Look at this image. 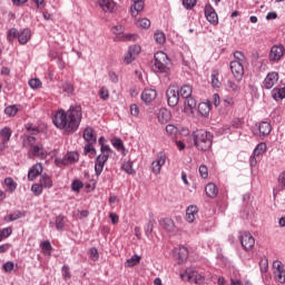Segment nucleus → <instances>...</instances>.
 <instances>
[{
  "label": "nucleus",
  "instance_id": "59",
  "mask_svg": "<svg viewBox=\"0 0 285 285\" xmlns=\"http://www.w3.org/2000/svg\"><path fill=\"white\" fill-rule=\"evenodd\" d=\"M63 92H67V95H72L75 92V88L70 85V82H65L62 85Z\"/></svg>",
  "mask_w": 285,
  "mask_h": 285
},
{
  "label": "nucleus",
  "instance_id": "34",
  "mask_svg": "<svg viewBox=\"0 0 285 285\" xmlns=\"http://www.w3.org/2000/svg\"><path fill=\"white\" fill-rule=\"evenodd\" d=\"M4 186H7L8 193H14L17 190V181L12 177H7L4 179Z\"/></svg>",
  "mask_w": 285,
  "mask_h": 285
},
{
  "label": "nucleus",
  "instance_id": "16",
  "mask_svg": "<svg viewBox=\"0 0 285 285\" xmlns=\"http://www.w3.org/2000/svg\"><path fill=\"white\" fill-rule=\"evenodd\" d=\"M41 173H43V165L37 163L31 167V169L28 173L29 181H35V179H37V177H39Z\"/></svg>",
  "mask_w": 285,
  "mask_h": 285
},
{
  "label": "nucleus",
  "instance_id": "14",
  "mask_svg": "<svg viewBox=\"0 0 285 285\" xmlns=\"http://www.w3.org/2000/svg\"><path fill=\"white\" fill-rule=\"evenodd\" d=\"M29 157H39L40 159H46V157H48V151L43 149V145L37 144L30 148Z\"/></svg>",
  "mask_w": 285,
  "mask_h": 285
},
{
  "label": "nucleus",
  "instance_id": "21",
  "mask_svg": "<svg viewBox=\"0 0 285 285\" xmlns=\"http://www.w3.org/2000/svg\"><path fill=\"white\" fill-rule=\"evenodd\" d=\"M144 0H134V3L130 8L131 17H137L145 8Z\"/></svg>",
  "mask_w": 285,
  "mask_h": 285
},
{
  "label": "nucleus",
  "instance_id": "29",
  "mask_svg": "<svg viewBox=\"0 0 285 285\" xmlns=\"http://www.w3.org/2000/svg\"><path fill=\"white\" fill-rule=\"evenodd\" d=\"M160 225L163 226L164 229L167 230V233H175V222L170 218H164L160 222Z\"/></svg>",
  "mask_w": 285,
  "mask_h": 285
},
{
  "label": "nucleus",
  "instance_id": "33",
  "mask_svg": "<svg viewBox=\"0 0 285 285\" xmlns=\"http://www.w3.org/2000/svg\"><path fill=\"white\" fill-rule=\"evenodd\" d=\"M0 136L3 141V144H8L10 141V137H12V129L9 127H4L0 130Z\"/></svg>",
  "mask_w": 285,
  "mask_h": 285
},
{
  "label": "nucleus",
  "instance_id": "51",
  "mask_svg": "<svg viewBox=\"0 0 285 285\" xmlns=\"http://www.w3.org/2000/svg\"><path fill=\"white\" fill-rule=\"evenodd\" d=\"M81 188H83V183H81V180L76 179L72 181L71 190H73V193H79Z\"/></svg>",
  "mask_w": 285,
  "mask_h": 285
},
{
  "label": "nucleus",
  "instance_id": "63",
  "mask_svg": "<svg viewBox=\"0 0 285 285\" xmlns=\"http://www.w3.org/2000/svg\"><path fill=\"white\" fill-rule=\"evenodd\" d=\"M166 132L168 135H177V127H175V125H167Z\"/></svg>",
  "mask_w": 285,
  "mask_h": 285
},
{
  "label": "nucleus",
  "instance_id": "49",
  "mask_svg": "<svg viewBox=\"0 0 285 285\" xmlns=\"http://www.w3.org/2000/svg\"><path fill=\"white\" fill-rule=\"evenodd\" d=\"M99 97L102 99V101H108V99H110V91H108V88L102 87L99 90Z\"/></svg>",
  "mask_w": 285,
  "mask_h": 285
},
{
  "label": "nucleus",
  "instance_id": "23",
  "mask_svg": "<svg viewBox=\"0 0 285 285\" xmlns=\"http://www.w3.org/2000/svg\"><path fill=\"white\" fill-rule=\"evenodd\" d=\"M32 37V33L30 32V29H23L20 33H18V41L21 43V46H26L30 41V38Z\"/></svg>",
  "mask_w": 285,
  "mask_h": 285
},
{
  "label": "nucleus",
  "instance_id": "56",
  "mask_svg": "<svg viewBox=\"0 0 285 285\" xmlns=\"http://www.w3.org/2000/svg\"><path fill=\"white\" fill-rule=\"evenodd\" d=\"M185 99V106H187L188 108H197V101L195 100V98H193V96Z\"/></svg>",
  "mask_w": 285,
  "mask_h": 285
},
{
  "label": "nucleus",
  "instance_id": "47",
  "mask_svg": "<svg viewBox=\"0 0 285 285\" xmlns=\"http://www.w3.org/2000/svg\"><path fill=\"white\" fill-rule=\"evenodd\" d=\"M111 146H114V148H117L118 150H126V147H124V141H121V138H112Z\"/></svg>",
  "mask_w": 285,
  "mask_h": 285
},
{
  "label": "nucleus",
  "instance_id": "48",
  "mask_svg": "<svg viewBox=\"0 0 285 285\" xmlns=\"http://www.w3.org/2000/svg\"><path fill=\"white\" fill-rule=\"evenodd\" d=\"M234 59L233 61H236V63H246V56L242 51L234 52Z\"/></svg>",
  "mask_w": 285,
  "mask_h": 285
},
{
  "label": "nucleus",
  "instance_id": "6",
  "mask_svg": "<svg viewBox=\"0 0 285 285\" xmlns=\"http://www.w3.org/2000/svg\"><path fill=\"white\" fill-rule=\"evenodd\" d=\"M167 104L170 108H175L179 104V87L170 85L166 90Z\"/></svg>",
  "mask_w": 285,
  "mask_h": 285
},
{
  "label": "nucleus",
  "instance_id": "55",
  "mask_svg": "<svg viewBox=\"0 0 285 285\" xmlns=\"http://www.w3.org/2000/svg\"><path fill=\"white\" fill-rule=\"evenodd\" d=\"M183 6L186 10H193L194 6H197V0H183Z\"/></svg>",
  "mask_w": 285,
  "mask_h": 285
},
{
  "label": "nucleus",
  "instance_id": "45",
  "mask_svg": "<svg viewBox=\"0 0 285 285\" xmlns=\"http://www.w3.org/2000/svg\"><path fill=\"white\" fill-rule=\"evenodd\" d=\"M28 83L32 90H39V88H41V86H43L39 78H32L29 80Z\"/></svg>",
  "mask_w": 285,
  "mask_h": 285
},
{
  "label": "nucleus",
  "instance_id": "62",
  "mask_svg": "<svg viewBox=\"0 0 285 285\" xmlns=\"http://www.w3.org/2000/svg\"><path fill=\"white\" fill-rule=\"evenodd\" d=\"M62 277L63 279H70V267L68 265L62 266Z\"/></svg>",
  "mask_w": 285,
  "mask_h": 285
},
{
  "label": "nucleus",
  "instance_id": "46",
  "mask_svg": "<svg viewBox=\"0 0 285 285\" xmlns=\"http://www.w3.org/2000/svg\"><path fill=\"white\" fill-rule=\"evenodd\" d=\"M122 170L127 173V175H135V169L132 168V161H125L121 166Z\"/></svg>",
  "mask_w": 285,
  "mask_h": 285
},
{
  "label": "nucleus",
  "instance_id": "11",
  "mask_svg": "<svg viewBox=\"0 0 285 285\" xmlns=\"http://www.w3.org/2000/svg\"><path fill=\"white\" fill-rule=\"evenodd\" d=\"M139 52H141L140 46L138 45L130 46L128 51L125 53V58H124L125 63H132V61H135Z\"/></svg>",
  "mask_w": 285,
  "mask_h": 285
},
{
  "label": "nucleus",
  "instance_id": "36",
  "mask_svg": "<svg viewBox=\"0 0 285 285\" xmlns=\"http://www.w3.org/2000/svg\"><path fill=\"white\" fill-rule=\"evenodd\" d=\"M40 248L43 253V255H47L50 257L52 255V245L49 243V240H45L40 244Z\"/></svg>",
  "mask_w": 285,
  "mask_h": 285
},
{
  "label": "nucleus",
  "instance_id": "24",
  "mask_svg": "<svg viewBox=\"0 0 285 285\" xmlns=\"http://www.w3.org/2000/svg\"><path fill=\"white\" fill-rule=\"evenodd\" d=\"M157 117L159 124H168V121H170V111L166 108H161L159 109Z\"/></svg>",
  "mask_w": 285,
  "mask_h": 285
},
{
  "label": "nucleus",
  "instance_id": "7",
  "mask_svg": "<svg viewBox=\"0 0 285 285\" xmlns=\"http://www.w3.org/2000/svg\"><path fill=\"white\" fill-rule=\"evenodd\" d=\"M273 268L275 282H277V284H285V269L282 261H275L273 263Z\"/></svg>",
  "mask_w": 285,
  "mask_h": 285
},
{
  "label": "nucleus",
  "instance_id": "53",
  "mask_svg": "<svg viewBox=\"0 0 285 285\" xmlns=\"http://www.w3.org/2000/svg\"><path fill=\"white\" fill-rule=\"evenodd\" d=\"M279 190H285V171H282L277 178Z\"/></svg>",
  "mask_w": 285,
  "mask_h": 285
},
{
  "label": "nucleus",
  "instance_id": "50",
  "mask_svg": "<svg viewBox=\"0 0 285 285\" xmlns=\"http://www.w3.org/2000/svg\"><path fill=\"white\" fill-rule=\"evenodd\" d=\"M136 26H138V28L148 29L150 28V21L147 18H141L137 20Z\"/></svg>",
  "mask_w": 285,
  "mask_h": 285
},
{
  "label": "nucleus",
  "instance_id": "5",
  "mask_svg": "<svg viewBox=\"0 0 285 285\" xmlns=\"http://www.w3.org/2000/svg\"><path fill=\"white\" fill-rule=\"evenodd\" d=\"M181 279H186L187 282H193L194 284L202 285L206 282V277L204 274L195 271V269H186L183 274H180Z\"/></svg>",
  "mask_w": 285,
  "mask_h": 285
},
{
  "label": "nucleus",
  "instance_id": "39",
  "mask_svg": "<svg viewBox=\"0 0 285 285\" xmlns=\"http://www.w3.org/2000/svg\"><path fill=\"white\" fill-rule=\"evenodd\" d=\"M266 142H259L256 147H255V149H254V151H253V155L255 156V157H259V155H264V153H266Z\"/></svg>",
  "mask_w": 285,
  "mask_h": 285
},
{
  "label": "nucleus",
  "instance_id": "22",
  "mask_svg": "<svg viewBox=\"0 0 285 285\" xmlns=\"http://www.w3.org/2000/svg\"><path fill=\"white\" fill-rule=\"evenodd\" d=\"M176 258L178 264H184V262L188 259V248L180 246L178 249H176Z\"/></svg>",
  "mask_w": 285,
  "mask_h": 285
},
{
  "label": "nucleus",
  "instance_id": "26",
  "mask_svg": "<svg viewBox=\"0 0 285 285\" xmlns=\"http://www.w3.org/2000/svg\"><path fill=\"white\" fill-rule=\"evenodd\" d=\"M210 83H212L213 88H215L216 90H219V88H222V80H219V71L218 70L212 71Z\"/></svg>",
  "mask_w": 285,
  "mask_h": 285
},
{
  "label": "nucleus",
  "instance_id": "60",
  "mask_svg": "<svg viewBox=\"0 0 285 285\" xmlns=\"http://www.w3.org/2000/svg\"><path fill=\"white\" fill-rule=\"evenodd\" d=\"M235 104V99H233V97H225L223 99V106H225V108H229L230 106H234Z\"/></svg>",
  "mask_w": 285,
  "mask_h": 285
},
{
  "label": "nucleus",
  "instance_id": "31",
  "mask_svg": "<svg viewBox=\"0 0 285 285\" xmlns=\"http://www.w3.org/2000/svg\"><path fill=\"white\" fill-rule=\"evenodd\" d=\"M22 146L24 148H35V146H37V138H35V136H24Z\"/></svg>",
  "mask_w": 285,
  "mask_h": 285
},
{
  "label": "nucleus",
  "instance_id": "32",
  "mask_svg": "<svg viewBox=\"0 0 285 285\" xmlns=\"http://www.w3.org/2000/svg\"><path fill=\"white\" fill-rule=\"evenodd\" d=\"M65 159L67 166H70V164H76V161H79V154H77V151L67 153Z\"/></svg>",
  "mask_w": 285,
  "mask_h": 285
},
{
  "label": "nucleus",
  "instance_id": "18",
  "mask_svg": "<svg viewBox=\"0 0 285 285\" xmlns=\"http://www.w3.org/2000/svg\"><path fill=\"white\" fill-rule=\"evenodd\" d=\"M230 70L236 78H242L244 76V62L232 61Z\"/></svg>",
  "mask_w": 285,
  "mask_h": 285
},
{
  "label": "nucleus",
  "instance_id": "30",
  "mask_svg": "<svg viewBox=\"0 0 285 285\" xmlns=\"http://www.w3.org/2000/svg\"><path fill=\"white\" fill-rule=\"evenodd\" d=\"M258 130H259L261 135L266 137V135H271V130H273V127L269 125L268 121H262L258 125Z\"/></svg>",
  "mask_w": 285,
  "mask_h": 285
},
{
  "label": "nucleus",
  "instance_id": "52",
  "mask_svg": "<svg viewBox=\"0 0 285 285\" xmlns=\"http://www.w3.org/2000/svg\"><path fill=\"white\" fill-rule=\"evenodd\" d=\"M31 193H33V195L39 197V195H41V193H43V187L40 185V183L35 184L31 186Z\"/></svg>",
  "mask_w": 285,
  "mask_h": 285
},
{
  "label": "nucleus",
  "instance_id": "58",
  "mask_svg": "<svg viewBox=\"0 0 285 285\" xmlns=\"http://www.w3.org/2000/svg\"><path fill=\"white\" fill-rule=\"evenodd\" d=\"M198 173L202 179H208V167H206L205 165H202L198 169Z\"/></svg>",
  "mask_w": 285,
  "mask_h": 285
},
{
  "label": "nucleus",
  "instance_id": "43",
  "mask_svg": "<svg viewBox=\"0 0 285 285\" xmlns=\"http://www.w3.org/2000/svg\"><path fill=\"white\" fill-rule=\"evenodd\" d=\"M226 88L229 92H239L240 90L239 85L233 80L227 81Z\"/></svg>",
  "mask_w": 285,
  "mask_h": 285
},
{
  "label": "nucleus",
  "instance_id": "4",
  "mask_svg": "<svg viewBox=\"0 0 285 285\" xmlns=\"http://www.w3.org/2000/svg\"><path fill=\"white\" fill-rule=\"evenodd\" d=\"M110 155H112V149L110 146H102L100 148V155L97 156L96 163H95V173L97 177L104 173V166H106V161H108Z\"/></svg>",
  "mask_w": 285,
  "mask_h": 285
},
{
  "label": "nucleus",
  "instance_id": "37",
  "mask_svg": "<svg viewBox=\"0 0 285 285\" xmlns=\"http://www.w3.org/2000/svg\"><path fill=\"white\" fill-rule=\"evenodd\" d=\"M21 217H26V214L21 213L20 210H17L6 216L4 222H17V219H21Z\"/></svg>",
  "mask_w": 285,
  "mask_h": 285
},
{
  "label": "nucleus",
  "instance_id": "8",
  "mask_svg": "<svg viewBox=\"0 0 285 285\" xmlns=\"http://www.w3.org/2000/svg\"><path fill=\"white\" fill-rule=\"evenodd\" d=\"M239 242L245 250H250L255 246V237L248 232L240 233Z\"/></svg>",
  "mask_w": 285,
  "mask_h": 285
},
{
  "label": "nucleus",
  "instance_id": "44",
  "mask_svg": "<svg viewBox=\"0 0 285 285\" xmlns=\"http://www.w3.org/2000/svg\"><path fill=\"white\" fill-rule=\"evenodd\" d=\"M66 226V217L63 215H59L56 217V228L57 230H63Z\"/></svg>",
  "mask_w": 285,
  "mask_h": 285
},
{
  "label": "nucleus",
  "instance_id": "10",
  "mask_svg": "<svg viewBox=\"0 0 285 285\" xmlns=\"http://www.w3.org/2000/svg\"><path fill=\"white\" fill-rule=\"evenodd\" d=\"M166 155L164 153H159L157 155L156 160L151 163V171L154 175H159L161 173V167L166 165Z\"/></svg>",
  "mask_w": 285,
  "mask_h": 285
},
{
  "label": "nucleus",
  "instance_id": "19",
  "mask_svg": "<svg viewBox=\"0 0 285 285\" xmlns=\"http://www.w3.org/2000/svg\"><path fill=\"white\" fill-rule=\"evenodd\" d=\"M98 6L102 12H114L117 4L114 0H98Z\"/></svg>",
  "mask_w": 285,
  "mask_h": 285
},
{
  "label": "nucleus",
  "instance_id": "28",
  "mask_svg": "<svg viewBox=\"0 0 285 285\" xmlns=\"http://www.w3.org/2000/svg\"><path fill=\"white\" fill-rule=\"evenodd\" d=\"M272 97L275 101H282V99H285V87L274 88L272 90Z\"/></svg>",
  "mask_w": 285,
  "mask_h": 285
},
{
  "label": "nucleus",
  "instance_id": "2",
  "mask_svg": "<svg viewBox=\"0 0 285 285\" xmlns=\"http://www.w3.org/2000/svg\"><path fill=\"white\" fill-rule=\"evenodd\" d=\"M193 139L194 146L202 153L210 150V147L213 146V134H210V131L204 129L197 130L193 134Z\"/></svg>",
  "mask_w": 285,
  "mask_h": 285
},
{
  "label": "nucleus",
  "instance_id": "35",
  "mask_svg": "<svg viewBox=\"0 0 285 285\" xmlns=\"http://www.w3.org/2000/svg\"><path fill=\"white\" fill-rule=\"evenodd\" d=\"M40 186H42V188H52V178L43 174L40 177Z\"/></svg>",
  "mask_w": 285,
  "mask_h": 285
},
{
  "label": "nucleus",
  "instance_id": "12",
  "mask_svg": "<svg viewBox=\"0 0 285 285\" xmlns=\"http://www.w3.org/2000/svg\"><path fill=\"white\" fill-rule=\"evenodd\" d=\"M205 17L213 26H217V23H219V17L217 16L215 8H213L210 4L205 6Z\"/></svg>",
  "mask_w": 285,
  "mask_h": 285
},
{
  "label": "nucleus",
  "instance_id": "25",
  "mask_svg": "<svg viewBox=\"0 0 285 285\" xmlns=\"http://www.w3.org/2000/svg\"><path fill=\"white\" fill-rule=\"evenodd\" d=\"M205 193L207 197L215 198L217 197L219 189L217 188V185H215L214 183H208L205 187Z\"/></svg>",
  "mask_w": 285,
  "mask_h": 285
},
{
  "label": "nucleus",
  "instance_id": "64",
  "mask_svg": "<svg viewBox=\"0 0 285 285\" xmlns=\"http://www.w3.org/2000/svg\"><path fill=\"white\" fill-rule=\"evenodd\" d=\"M130 114L132 117H139V107L137 105H131L130 106Z\"/></svg>",
  "mask_w": 285,
  "mask_h": 285
},
{
  "label": "nucleus",
  "instance_id": "13",
  "mask_svg": "<svg viewBox=\"0 0 285 285\" xmlns=\"http://www.w3.org/2000/svg\"><path fill=\"white\" fill-rule=\"evenodd\" d=\"M282 57H284V46L282 45L273 46L269 51V61H273L274 63H276V61H279Z\"/></svg>",
  "mask_w": 285,
  "mask_h": 285
},
{
  "label": "nucleus",
  "instance_id": "20",
  "mask_svg": "<svg viewBox=\"0 0 285 285\" xmlns=\"http://www.w3.org/2000/svg\"><path fill=\"white\" fill-rule=\"evenodd\" d=\"M199 213V208L196 205H189L186 209V219L188 224H193L195 222L197 214Z\"/></svg>",
  "mask_w": 285,
  "mask_h": 285
},
{
  "label": "nucleus",
  "instance_id": "40",
  "mask_svg": "<svg viewBox=\"0 0 285 285\" xmlns=\"http://www.w3.org/2000/svg\"><path fill=\"white\" fill-rule=\"evenodd\" d=\"M154 39L156 43H159V46H161L166 43V33H164V31H156L154 33Z\"/></svg>",
  "mask_w": 285,
  "mask_h": 285
},
{
  "label": "nucleus",
  "instance_id": "38",
  "mask_svg": "<svg viewBox=\"0 0 285 285\" xmlns=\"http://www.w3.org/2000/svg\"><path fill=\"white\" fill-rule=\"evenodd\" d=\"M19 112V107L17 105H9L4 108V115L7 117H14Z\"/></svg>",
  "mask_w": 285,
  "mask_h": 285
},
{
  "label": "nucleus",
  "instance_id": "1",
  "mask_svg": "<svg viewBox=\"0 0 285 285\" xmlns=\"http://www.w3.org/2000/svg\"><path fill=\"white\" fill-rule=\"evenodd\" d=\"M82 117L81 106H70L67 111L60 109L56 112L53 124L60 130H66V132H77L79 126H81Z\"/></svg>",
  "mask_w": 285,
  "mask_h": 285
},
{
  "label": "nucleus",
  "instance_id": "27",
  "mask_svg": "<svg viewBox=\"0 0 285 285\" xmlns=\"http://www.w3.org/2000/svg\"><path fill=\"white\" fill-rule=\"evenodd\" d=\"M178 92L183 99H188V97H193V87L190 85H183Z\"/></svg>",
  "mask_w": 285,
  "mask_h": 285
},
{
  "label": "nucleus",
  "instance_id": "9",
  "mask_svg": "<svg viewBox=\"0 0 285 285\" xmlns=\"http://www.w3.org/2000/svg\"><path fill=\"white\" fill-rule=\"evenodd\" d=\"M279 81V73L277 71H271L266 75L263 81V88L271 90Z\"/></svg>",
  "mask_w": 285,
  "mask_h": 285
},
{
  "label": "nucleus",
  "instance_id": "61",
  "mask_svg": "<svg viewBox=\"0 0 285 285\" xmlns=\"http://www.w3.org/2000/svg\"><path fill=\"white\" fill-rule=\"evenodd\" d=\"M3 271L6 273H12V271H14V263L12 262H7L3 264Z\"/></svg>",
  "mask_w": 285,
  "mask_h": 285
},
{
  "label": "nucleus",
  "instance_id": "3",
  "mask_svg": "<svg viewBox=\"0 0 285 285\" xmlns=\"http://www.w3.org/2000/svg\"><path fill=\"white\" fill-rule=\"evenodd\" d=\"M154 71L159 72L160 75H168L170 72V68L173 66V62L170 61V58H168V55L164 51H158L154 56Z\"/></svg>",
  "mask_w": 285,
  "mask_h": 285
},
{
  "label": "nucleus",
  "instance_id": "42",
  "mask_svg": "<svg viewBox=\"0 0 285 285\" xmlns=\"http://www.w3.org/2000/svg\"><path fill=\"white\" fill-rule=\"evenodd\" d=\"M198 110H199L200 115H203V117H206V115H208V112H210V104L200 102L198 105Z\"/></svg>",
  "mask_w": 285,
  "mask_h": 285
},
{
  "label": "nucleus",
  "instance_id": "57",
  "mask_svg": "<svg viewBox=\"0 0 285 285\" xmlns=\"http://www.w3.org/2000/svg\"><path fill=\"white\" fill-rule=\"evenodd\" d=\"M0 234L4 239H8L12 235V227H4L0 229Z\"/></svg>",
  "mask_w": 285,
  "mask_h": 285
},
{
  "label": "nucleus",
  "instance_id": "17",
  "mask_svg": "<svg viewBox=\"0 0 285 285\" xmlns=\"http://www.w3.org/2000/svg\"><path fill=\"white\" fill-rule=\"evenodd\" d=\"M141 100L145 104H150L151 101H155V99H157V90L155 89H145L141 92Z\"/></svg>",
  "mask_w": 285,
  "mask_h": 285
},
{
  "label": "nucleus",
  "instance_id": "15",
  "mask_svg": "<svg viewBox=\"0 0 285 285\" xmlns=\"http://www.w3.org/2000/svg\"><path fill=\"white\" fill-rule=\"evenodd\" d=\"M82 137L87 144H97V134L92 127H86Z\"/></svg>",
  "mask_w": 285,
  "mask_h": 285
},
{
  "label": "nucleus",
  "instance_id": "54",
  "mask_svg": "<svg viewBox=\"0 0 285 285\" xmlns=\"http://www.w3.org/2000/svg\"><path fill=\"white\" fill-rule=\"evenodd\" d=\"M89 257L92 262H97L99 259V250L96 247H91L89 249Z\"/></svg>",
  "mask_w": 285,
  "mask_h": 285
},
{
  "label": "nucleus",
  "instance_id": "41",
  "mask_svg": "<svg viewBox=\"0 0 285 285\" xmlns=\"http://www.w3.org/2000/svg\"><path fill=\"white\" fill-rule=\"evenodd\" d=\"M139 262H141V256L134 255L129 259L126 261L125 265L130 268L132 266H137V264H139Z\"/></svg>",
  "mask_w": 285,
  "mask_h": 285
}]
</instances>
